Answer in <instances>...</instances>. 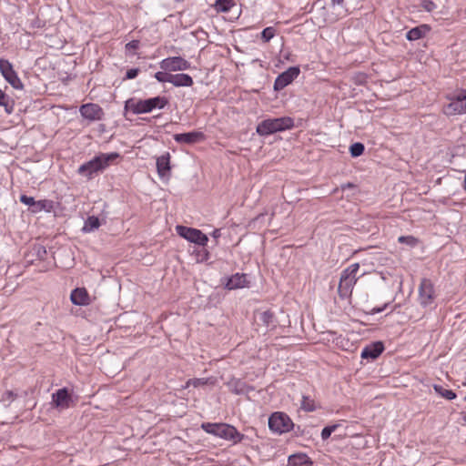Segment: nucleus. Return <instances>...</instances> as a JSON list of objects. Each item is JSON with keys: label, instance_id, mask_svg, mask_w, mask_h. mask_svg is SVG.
Wrapping results in <instances>:
<instances>
[{"label": "nucleus", "instance_id": "obj_47", "mask_svg": "<svg viewBox=\"0 0 466 466\" xmlns=\"http://www.w3.org/2000/svg\"><path fill=\"white\" fill-rule=\"evenodd\" d=\"M463 420L466 421V413L463 415Z\"/></svg>", "mask_w": 466, "mask_h": 466}, {"label": "nucleus", "instance_id": "obj_9", "mask_svg": "<svg viewBox=\"0 0 466 466\" xmlns=\"http://www.w3.org/2000/svg\"><path fill=\"white\" fill-rule=\"evenodd\" d=\"M436 298V292L432 281L429 279H423L419 287V299L423 307L430 306Z\"/></svg>", "mask_w": 466, "mask_h": 466}, {"label": "nucleus", "instance_id": "obj_12", "mask_svg": "<svg viewBox=\"0 0 466 466\" xmlns=\"http://www.w3.org/2000/svg\"><path fill=\"white\" fill-rule=\"evenodd\" d=\"M300 70L299 67L291 66L282 74H280L274 82V89L277 91L282 90L288 85L299 76Z\"/></svg>", "mask_w": 466, "mask_h": 466}, {"label": "nucleus", "instance_id": "obj_36", "mask_svg": "<svg viewBox=\"0 0 466 466\" xmlns=\"http://www.w3.org/2000/svg\"><path fill=\"white\" fill-rule=\"evenodd\" d=\"M420 5L427 12H432L437 7L436 4L431 0H422Z\"/></svg>", "mask_w": 466, "mask_h": 466}, {"label": "nucleus", "instance_id": "obj_37", "mask_svg": "<svg viewBox=\"0 0 466 466\" xmlns=\"http://www.w3.org/2000/svg\"><path fill=\"white\" fill-rule=\"evenodd\" d=\"M196 255H197V261L198 262L206 261L209 258V252L206 248H203L201 250L197 251Z\"/></svg>", "mask_w": 466, "mask_h": 466}, {"label": "nucleus", "instance_id": "obj_24", "mask_svg": "<svg viewBox=\"0 0 466 466\" xmlns=\"http://www.w3.org/2000/svg\"><path fill=\"white\" fill-rule=\"evenodd\" d=\"M0 106H3L5 109V112L7 115H10L15 110V101L13 98H11L8 95L5 94V91H3L0 88Z\"/></svg>", "mask_w": 466, "mask_h": 466}, {"label": "nucleus", "instance_id": "obj_16", "mask_svg": "<svg viewBox=\"0 0 466 466\" xmlns=\"http://www.w3.org/2000/svg\"><path fill=\"white\" fill-rule=\"evenodd\" d=\"M71 302L77 306H87L91 299L89 293L85 288H76L72 290L70 295Z\"/></svg>", "mask_w": 466, "mask_h": 466}, {"label": "nucleus", "instance_id": "obj_13", "mask_svg": "<svg viewBox=\"0 0 466 466\" xmlns=\"http://www.w3.org/2000/svg\"><path fill=\"white\" fill-rule=\"evenodd\" d=\"M72 398L66 388L59 389L52 394V402L57 409L65 410L70 407Z\"/></svg>", "mask_w": 466, "mask_h": 466}, {"label": "nucleus", "instance_id": "obj_20", "mask_svg": "<svg viewBox=\"0 0 466 466\" xmlns=\"http://www.w3.org/2000/svg\"><path fill=\"white\" fill-rule=\"evenodd\" d=\"M444 114L446 115H457L466 113V101H461L453 99L450 104L444 106Z\"/></svg>", "mask_w": 466, "mask_h": 466}, {"label": "nucleus", "instance_id": "obj_22", "mask_svg": "<svg viewBox=\"0 0 466 466\" xmlns=\"http://www.w3.org/2000/svg\"><path fill=\"white\" fill-rule=\"evenodd\" d=\"M431 27L428 25H420L414 28H411L406 34V38L410 41L419 40L425 36V35L430 32Z\"/></svg>", "mask_w": 466, "mask_h": 466}, {"label": "nucleus", "instance_id": "obj_39", "mask_svg": "<svg viewBox=\"0 0 466 466\" xmlns=\"http://www.w3.org/2000/svg\"><path fill=\"white\" fill-rule=\"evenodd\" d=\"M139 47V41L138 40H132L129 43L126 45L127 50H136Z\"/></svg>", "mask_w": 466, "mask_h": 466}, {"label": "nucleus", "instance_id": "obj_10", "mask_svg": "<svg viewBox=\"0 0 466 466\" xmlns=\"http://www.w3.org/2000/svg\"><path fill=\"white\" fill-rule=\"evenodd\" d=\"M81 116L90 122L100 121L103 119L105 113L103 108L95 103H86L79 107Z\"/></svg>", "mask_w": 466, "mask_h": 466}, {"label": "nucleus", "instance_id": "obj_31", "mask_svg": "<svg viewBox=\"0 0 466 466\" xmlns=\"http://www.w3.org/2000/svg\"><path fill=\"white\" fill-rule=\"evenodd\" d=\"M365 147L362 143L357 142L350 147V153L351 157H357L363 154Z\"/></svg>", "mask_w": 466, "mask_h": 466}, {"label": "nucleus", "instance_id": "obj_5", "mask_svg": "<svg viewBox=\"0 0 466 466\" xmlns=\"http://www.w3.org/2000/svg\"><path fill=\"white\" fill-rule=\"evenodd\" d=\"M359 269L360 264L353 263L341 272L338 287V293L340 299H345L351 297L353 288L358 280L357 273Z\"/></svg>", "mask_w": 466, "mask_h": 466}, {"label": "nucleus", "instance_id": "obj_11", "mask_svg": "<svg viewBox=\"0 0 466 466\" xmlns=\"http://www.w3.org/2000/svg\"><path fill=\"white\" fill-rule=\"evenodd\" d=\"M159 66L168 72L184 71L190 67V64L181 56H170L160 61Z\"/></svg>", "mask_w": 466, "mask_h": 466}, {"label": "nucleus", "instance_id": "obj_23", "mask_svg": "<svg viewBox=\"0 0 466 466\" xmlns=\"http://www.w3.org/2000/svg\"><path fill=\"white\" fill-rule=\"evenodd\" d=\"M55 202L51 199L37 200L35 208H31L32 213H39L42 211L51 213L54 211Z\"/></svg>", "mask_w": 466, "mask_h": 466}, {"label": "nucleus", "instance_id": "obj_17", "mask_svg": "<svg viewBox=\"0 0 466 466\" xmlns=\"http://www.w3.org/2000/svg\"><path fill=\"white\" fill-rule=\"evenodd\" d=\"M384 350V345L381 341L373 342L366 346L361 351L362 359H377Z\"/></svg>", "mask_w": 466, "mask_h": 466}, {"label": "nucleus", "instance_id": "obj_32", "mask_svg": "<svg viewBox=\"0 0 466 466\" xmlns=\"http://www.w3.org/2000/svg\"><path fill=\"white\" fill-rule=\"evenodd\" d=\"M277 30L273 26L266 27L261 32V39L264 43L269 42L275 35H276Z\"/></svg>", "mask_w": 466, "mask_h": 466}, {"label": "nucleus", "instance_id": "obj_38", "mask_svg": "<svg viewBox=\"0 0 466 466\" xmlns=\"http://www.w3.org/2000/svg\"><path fill=\"white\" fill-rule=\"evenodd\" d=\"M138 73H139L138 68L128 69L126 74V79H134L137 76Z\"/></svg>", "mask_w": 466, "mask_h": 466}, {"label": "nucleus", "instance_id": "obj_33", "mask_svg": "<svg viewBox=\"0 0 466 466\" xmlns=\"http://www.w3.org/2000/svg\"><path fill=\"white\" fill-rule=\"evenodd\" d=\"M398 241L410 247H415L419 243V239L413 236H400L399 237Z\"/></svg>", "mask_w": 466, "mask_h": 466}, {"label": "nucleus", "instance_id": "obj_2", "mask_svg": "<svg viewBox=\"0 0 466 466\" xmlns=\"http://www.w3.org/2000/svg\"><path fill=\"white\" fill-rule=\"evenodd\" d=\"M119 157L120 155L116 152H112L109 154L101 153L96 156L88 162L81 165L78 167V173L90 179L92 178L95 173L103 171L105 168H106L110 164H112L116 159Z\"/></svg>", "mask_w": 466, "mask_h": 466}, {"label": "nucleus", "instance_id": "obj_30", "mask_svg": "<svg viewBox=\"0 0 466 466\" xmlns=\"http://www.w3.org/2000/svg\"><path fill=\"white\" fill-rule=\"evenodd\" d=\"M259 319L265 326L269 327L274 322V313L271 310H265L259 314Z\"/></svg>", "mask_w": 466, "mask_h": 466}, {"label": "nucleus", "instance_id": "obj_8", "mask_svg": "<svg viewBox=\"0 0 466 466\" xmlns=\"http://www.w3.org/2000/svg\"><path fill=\"white\" fill-rule=\"evenodd\" d=\"M0 72L3 77L15 88L21 90L24 85L15 71L13 65L6 59L0 58Z\"/></svg>", "mask_w": 466, "mask_h": 466}, {"label": "nucleus", "instance_id": "obj_15", "mask_svg": "<svg viewBox=\"0 0 466 466\" xmlns=\"http://www.w3.org/2000/svg\"><path fill=\"white\" fill-rule=\"evenodd\" d=\"M157 170L161 178H169L170 177V154L168 152L157 158Z\"/></svg>", "mask_w": 466, "mask_h": 466}, {"label": "nucleus", "instance_id": "obj_43", "mask_svg": "<svg viewBox=\"0 0 466 466\" xmlns=\"http://www.w3.org/2000/svg\"><path fill=\"white\" fill-rule=\"evenodd\" d=\"M5 395L7 396V399H8V400H10V399H11V400H14V399L15 398V394H14V392H13V391H11V390L6 391V392H5Z\"/></svg>", "mask_w": 466, "mask_h": 466}, {"label": "nucleus", "instance_id": "obj_34", "mask_svg": "<svg viewBox=\"0 0 466 466\" xmlns=\"http://www.w3.org/2000/svg\"><path fill=\"white\" fill-rule=\"evenodd\" d=\"M154 77L160 83H170L171 74L168 71H159L157 72Z\"/></svg>", "mask_w": 466, "mask_h": 466}, {"label": "nucleus", "instance_id": "obj_42", "mask_svg": "<svg viewBox=\"0 0 466 466\" xmlns=\"http://www.w3.org/2000/svg\"><path fill=\"white\" fill-rule=\"evenodd\" d=\"M211 235L214 238H218L221 236L220 229H215Z\"/></svg>", "mask_w": 466, "mask_h": 466}, {"label": "nucleus", "instance_id": "obj_28", "mask_svg": "<svg viewBox=\"0 0 466 466\" xmlns=\"http://www.w3.org/2000/svg\"><path fill=\"white\" fill-rule=\"evenodd\" d=\"M433 389L436 393H438L440 396L446 400H451L457 397L456 393L453 390L444 389L441 385L435 384L433 385Z\"/></svg>", "mask_w": 466, "mask_h": 466}, {"label": "nucleus", "instance_id": "obj_18", "mask_svg": "<svg viewBox=\"0 0 466 466\" xmlns=\"http://www.w3.org/2000/svg\"><path fill=\"white\" fill-rule=\"evenodd\" d=\"M248 284L246 274L236 273L228 279L226 288L228 289H243L248 287Z\"/></svg>", "mask_w": 466, "mask_h": 466}, {"label": "nucleus", "instance_id": "obj_29", "mask_svg": "<svg viewBox=\"0 0 466 466\" xmlns=\"http://www.w3.org/2000/svg\"><path fill=\"white\" fill-rule=\"evenodd\" d=\"M300 408L307 412H311L316 410L317 406L313 399L309 396H303Z\"/></svg>", "mask_w": 466, "mask_h": 466}, {"label": "nucleus", "instance_id": "obj_44", "mask_svg": "<svg viewBox=\"0 0 466 466\" xmlns=\"http://www.w3.org/2000/svg\"><path fill=\"white\" fill-rule=\"evenodd\" d=\"M339 424H333L327 427L331 432H334L339 428Z\"/></svg>", "mask_w": 466, "mask_h": 466}, {"label": "nucleus", "instance_id": "obj_14", "mask_svg": "<svg viewBox=\"0 0 466 466\" xmlns=\"http://www.w3.org/2000/svg\"><path fill=\"white\" fill-rule=\"evenodd\" d=\"M206 139V136L200 131H192L188 133L176 134L174 135V140L177 143L182 144H196L202 142Z\"/></svg>", "mask_w": 466, "mask_h": 466}, {"label": "nucleus", "instance_id": "obj_40", "mask_svg": "<svg viewBox=\"0 0 466 466\" xmlns=\"http://www.w3.org/2000/svg\"><path fill=\"white\" fill-rule=\"evenodd\" d=\"M331 433L332 432L328 429V427H325L321 431L322 440H328L330 437Z\"/></svg>", "mask_w": 466, "mask_h": 466}, {"label": "nucleus", "instance_id": "obj_35", "mask_svg": "<svg viewBox=\"0 0 466 466\" xmlns=\"http://www.w3.org/2000/svg\"><path fill=\"white\" fill-rule=\"evenodd\" d=\"M36 201L37 200H35L33 197H28L26 195L20 196V202L28 206L30 210L31 208H35Z\"/></svg>", "mask_w": 466, "mask_h": 466}, {"label": "nucleus", "instance_id": "obj_45", "mask_svg": "<svg viewBox=\"0 0 466 466\" xmlns=\"http://www.w3.org/2000/svg\"><path fill=\"white\" fill-rule=\"evenodd\" d=\"M343 3H344V0H331V4H332L333 5H342Z\"/></svg>", "mask_w": 466, "mask_h": 466}, {"label": "nucleus", "instance_id": "obj_4", "mask_svg": "<svg viewBox=\"0 0 466 466\" xmlns=\"http://www.w3.org/2000/svg\"><path fill=\"white\" fill-rule=\"evenodd\" d=\"M294 127V120L289 116L268 118L260 122L256 128L259 136H268L277 132L289 130Z\"/></svg>", "mask_w": 466, "mask_h": 466}, {"label": "nucleus", "instance_id": "obj_21", "mask_svg": "<svg viewBox=\"0 0 466 466\" xmlns=\"http://www.w3.org/2000/svg\"><path fill=\"white\" fill-rule=\"evenodd\" d=\"M170 83L177 87L180 86H192L194 84L193 78L187 74H171Z\"/></svg>", "mask_w": 466, "mask_h": 466}, {"label": "nucleus", "instance_id": "obj_3", "mask_svg": "<svg viewBox=\"0 0 466 466\" xmlns=\"http://www.w3.org/2000/svg\"><path fill=\"white\" fill-rule=\"evenodd\" d=\"M201 428L207 433L226 441H233L234 443L240 442L244 438V435L241 434L234 426L227 423L204 422L201 424Z\"/></svg>", "mask_w": 466, "mask_h": 466}, {"label": "nucleus", "instance_id": "obj_27", "mask_svg": "<svg viewBox=\"0 0 466 466\" xmlns=\"http://www.w3.org/2000/svg\"><path fill=\"white\" fill-rule=\"evenodd\" d=\"M100 227V221L98 218L95 216L88 217L85 221L83 231L84 232H91Z\"/></svg>", "mask_w": 466, "mask_h": 466}, {"label": "nucleus", "instance_id": "obj_19", "mask_svg": "<svg viewBox=\"0 0 466 466\" xmlns=\"http://www.w3.org/2000/svg\"><path fill=\"white\" fill-rule=\"evenodd\" d=\"M289 466H312V460L306 453L292 454L288 459Z\"/></svg>", "mask_w": 466, "mask_h": 466}, {"label": "nucleus", "instance_id": "obj_25", "mask_svg": "<svg viewBox=\"0 0 466 466\" xmlns=\"http://www.w3.org/2000/svg\"><path fill=\"white\" fill-rule=\"evenodd\" d=\"M214 385L215 380L212 378H197V379H190L186 382L185 388H188L190 386H193L195 388L202 387L205 385Z\"/></svg>", "mask_w": 466, "mask_h": 466}, {"label": "nucleus", "instance_id": "obj_6", "mask_svg": "<svg viewBox=\"0 0 466 466\" xmlns=\"http://www.w3.org/2000/svg\"><path fill=\"white\" fill-rule=\"evenodd\" d=\"M293 421L284 412L276 411L268 419V427L273 432L282 434L290 431L293 429Z\"/></svg>", "mask_w": 466, "mask_h": 466}, {"label": "nucleus", "instance_id": "obj_41", "mask_svg": "<svg viewBox=\"0 0 466 466\" xmlns=\"http://www.w3.org/2000/svg\"><path fill=\"white\" fill-rule=\"evenodd\" d=\"M457 100L466 102V89L461 90L455 97Z\"/></svg>", "mask_w": 466, "mask_h": 466}, {"label": "nucleus", "instance_id": "obj_7", "mask_svg": "<svg viewBox=\"0 0 466 466\" xmlns=\"http://www.w3.org/2000/svg\"><path fill=\"white\" fill-rule=\"evenodd\" d=\"M176 231L181 238L199 246L205 247L208 241L207 235L198 228L178 225Z\"/></svg>", "mask_w": 466, "mask_h": 466}, {"label": "nucleus", "instance_id": "obj_46", "mask_svg": "<svg viewBox=\"0 0 466 466\" xmlns=\"http://www.w3.org/2000/svg\"><path fill=\"white\" fill-rule=\"evenodd\" d=\"M374 312H380L381 309H373Z\"/></svg>", "mask_w": 466, "mask_h": 466}, {"label": "nucleus", "instance_id": "obj_1", "mask_svg": "<svg viewBox=\"0 0 466 466\" xmlns=\"http://www.w3.org/2000/svg\"><path fill=\"white\" fill-rule=\"evenodd\" d=\"M168 104L165 96H155L148 99L129 98L125 102V111H130L135 115L150 113L156 108L162 109Z\"/></svg>", "mask_w": 466, "mask_h": 466}, {"label": "nucleus", "instance_id": "obj_26", "mask_svg": "<svg viewBox=\"0 0 466 466\" xmlns=\"http://www.w3.org/2000/svg\"><path fill=\"white\" fill-rule=\"evenodd\" d=\"M235 5V0H217L213 6L217 12L225 13L228 12Z\"/></svg>", "mask_w": 466, "mask_h": 466}]
</instances>
